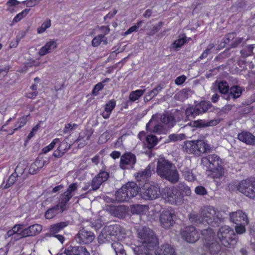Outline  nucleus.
I'll use <instances>...</instances> for the list:
<instances>
[{
    "label": "nucleus",
    "mask_w": 255,
    "mask_h": 255,
    "mask_svg": "<svg viewBox=\"0 0 255 255\" xmlns=\"http://www.w3.org/2000/svg\"><path fill=\"white\" fill-rule=\"evenodd\" d=\"M164 23L163 22H159L157 24L154 25L150 31L148 33V35L150 36H153L156 33L159 31L163 25Z\"/></svg>",
    "instance_id": "51"
},
{
    "label": "nucleus",
    "mask_w": 255,
    "mask_h": 255,
    "mask_svg": "<svg viewBox=\"0 0 255 255\" xmlns=\"http://www.w3.org/2000/svg\"><path fill=\"white\" fill-rule=\"evenodd\" d=\"M9 69V67L8 66L0 69V80H1L7 75Z\"/></svg>",
    "instance_id": "59"
},
{
    "label": "nucleus",
    "mask_w": 255,
    "mask_h": 255,
    "mask_svg": "<svg viewBox=\"0 0 255 255\" xmlns=\"http://www.w3.org/2000/svg\"><path fill=\"white\" fill-rule=\"evenodd\" d=\"M64 253L66 255H90L87 249L82 246H69L65 249Z\"/></svg>",
    "instance_id": "22"
},
{
    "label": "nucleus",
    "mask_w": 255,
    "mask_h": 255,
    "mask_svg": "<svg viewBox=\"0 0 255 255\" xmlns=\"http://www.w3.org/2000/svg\"><path fill=\"white\" fill-rule=\"evenodd\" d=\"M242 90L241 87L235 86L232 87L230 90V96L233 99H236L239 97L242 94Z\"/></svg>",
    "instance_id": "44"
},
{
    "label": "nucleus",
    "mask_w": 255,
    "mask_h": 255,
    "mask_svg": "<svg viewBox=\"0 0 255 255\" xmlns=\"http://www.w3.org/2000/svg\"><path fill=\"white\" fill-rule=\"evenodd\" d=\"M195 192L197 195L204 196L208 194L206 189L202 186H198L195 188Z\"/></svg>",
    "instance_id": "53"
},
{
    "label": "nucleus",
    "mask_w": 255,
    "mask_h": 255,
    "mask_svg": "<svg viewBox=\"0 0 255 255\" xmlns=\"http://www.w3.org/2000/svg\"><path fill=\"white\" fill-rule=\"evenodd\" d=\"M180 170L185 180L189 182H193L196 180V177L193 173L192 169L187 167H183Z\"/></svg>",
    "instance_id": "29"
},
{
    "label": "nucleus",
    "mask_w": 255,
    "mask_h": 255,
    "mask_svg": "<svg viewBox=\"0 0 255 255\" xmlns=\"http://www.w3.org/2000/svg\"><path fill=\"white\" fill-rule=\"evenodd\" d=\"M60 210V206L59 205H55L46 211L45 214V218L51 219L55 216L58 213L61 212Z\"/></svg>",
    "instance_id": "36"
},
{
    "label": "nucleus",
    "mask_w": 255,
    "mask_h": 255,
    "mask_svg": "<svg viewBox=\"0 0 255 255\" xmlns=\"http://www.w3.org/2000/svg\"><path fill=\"white\" fill-rule=\"evenodd\" d=\"M28 117L29 115H27L19 118L18 119V121L14 126L15 128L13 129V130L12 131V132L10 133V134H12L15 131L23 127L28 121Z\"/></svg>",
    "instance_id": "41"
},
{
    "label": "nucleus",
    "mask_w": 255,
    "mask_h": 255,
    "mask_svg": "<svg viewBox=\"0 0 255 255\" xmlns=\"http://www.w3.org/2000/svg\"><path fill=\"white\" fill-rule=\"evenodd\" d=\"M135 155L131 152H126L121 157L120 166L123 169H131L136 163Z\"/></svg>",
    "instance_id": "14"
},
{
    "label": "nucleus",
    "mask_w": 255,
    "mask_h": 255,
    "mask_svg": "<svg viewBox=\"0 0 255 255\" xmlns=\"http://www.w3.org/2000/svg\"><path fill=\"white\" fill-rule=\"evenodd\" d=\"M162 195L168 202L172 205H181L184 202L182 194L179 193L175 187L164 188Z\"/></svg>",
    "instance_id": "11"
},
{
    "label": "nucleus",
    "mask_w": 255,
    "mask_h": 255,
    "mask_svg": "<svg viewBox=\"0 0 255 255\" xmlns=\"http://www.w3.org/2000/svg\"><path fill=\"white\" fill-rule=\"evenodd\" d=\"M69 223V221H64L51 225L49 227L48 232L45 234V237H51L57 235L60 231L68 226Z\"/></svg>",
    "instance_id": "21"
},
{
    "label": "nucleus",
    "mask_w": 255,
    "mask_h": 255,
    "mask_svg": "<svg viewBox=\"0 0 255 255\" xmlns=\"http://www.w3.org/2000/svg\"><path fill=\"white\" fill-rule=\"evenodd\" d=\"M116 105V101L114 99L110 100L105 106V111H108V112L112 113V111L115 108Z\"/></svg>",
    "instance_id": "50"
},
{
    "label": "nucleus",
    "mask_w": 255,
    "mask_h": 255,
    "mask_svg": "<svg viewBox=\"0 0 255 255\" xmlns=\"http://www.w3.org/2000/svg\"><path fill=\"white\" fill-rule=\"evenodd\" d=\"M51 25V20L49 19L46 20V21H44L40 26L37 28V31L39 34H41L43 33L46 29L48 28Z\"/></svg>",
    "instance_id": "45"
},
{
    "label": "nucleus",
    "mask_w": 255,
    "mask_h": 255,
    "mask_svg": "<svg viewBox=\"0 0 255 255\" xmlns=\"http://www.w3.org/2000/svg\"><path fill=\"white\" fill-rule=\"evenodd\" d=\"M238 139L247 144H255V136L249 132H242L238 135Z\"/></svg>",
    "instance_id": "26"
},
{
    "label": "nucleus",
    "mask_w": 255,
    "mask_h": 255,
    "mask_svg": "<svg viewBox=\"0 0 255 255\" xmlns=\"http://www.w3.org/2000/svg\"><path fill=\"white\" fill-rule=\"evenodd\" d=\"M186 79V77L184 75L180 76L175 80V83L177 85H181L185 81Z\"/></svg>",
    "instance_id": "63"
},
{
    "label": "nucleus",
    "mask_w": 255,
    "mask_h": 255,
    "mask_svg": "<svg viewBox=\"0 0 255 255\" xmlns=\"http://www.w3.org/2000/svg\"><path fill=\"white\" fill-rule=\"evenodd\" d=\"M106 210L111 215L120 219L126 217L128 211V207L125 205L114 206L108 205Z\"/></svg>",
    "instance_id": "16"
},
{
    "label": "nucleus",
    "mask_w": 255,
    "mask_h": 255,
    "mask_svg": "<svg viewBox=\"0 0 255 255\" xmlns=\"http://www.w3.org/2000/svg\"><path fill=\"white\" fill-rule=\"evenodd\" d=\"M237 225L235 227V230L237 234H243L245 233L246 231V226L248 224H236Z\"/></svg>",
    "instance_id": "54"
},
{
    "label": "nucleus",
    "mask_w": 255,
    "mask_h": 255,
    "mask_svg": "<svg viewBox=\"0 0 255 255\" xmlns=\"http://www.w3.org/2000/svg\"><path fill=\"white\" fill-rule=\"evenodd\" d=\"M122 187L117 191L115 194L116 200L119 202L128 201L130 199L128 194Z\"/></svg>",
    "instance_id": "34"
},
{
    "label": "nucleus",
    "mask_w": 255,
    "mask_h": 255,
    "mask_svg": "<svg viewBox=\"0 0 255 255\" xmlns=\"http://www.w3.org/2000/svg\"><path fill=\"white\" fill-rule=\"evenodd\" d=\"M155 255H176L174 249L169 244H163L155 251Z\"/></svg>",
    "instance_id": "24"
},
{
    "label": "nucleus",
    "mask_w": 255,
    "mask_h": 255,
    "mask_svg": "<svg viewBox=\"0 0 255 255\" xmlns=\"http://www.w3.org/2000/svg\"><path fill=\"white\" fill-rule=\"evenodd\" d=\"M124 190L128 194L129 199L139 194V190L136 183L134 182H129L127 183L122 187Z\"/></svg>",
    "instance_id": "23"
},
{
    "label": "nucleus",
    "mask_w": 255,
    "mask_h": 255,
    "mask_svg": "<svg viewBox=\"0 0 255 255\" xmlns=\"http://www.w3.org/2000/svg\"><path fill=\"white\" fill-rule=\"evenodd\" d=\"M223 162L222 159L218 156L216 161L214 162V164H209L208 166V169L206 170L209 172L208 175H211L212 177L214 179L216 186L218 187L221 185L222 181L221 178L223 176Z\"/></svg>",
    "instance_id": "9"
},
{
    "label": "nucleus",
    "mask_w": 255,
    "mask_h": 255,
    "mask_svg": "<svg viewBox=\"0 0 255 255\" xmlns=\"http://www.w3.org/2000/svg\"><path fill=\"white\" fill-rule=\"evenodd\" d=\"M156 172L162 178L165 179L172 184H175L179 181V175L176 166L171 161L164 158L158 159Z\"/></svg>",
    "instance_id": "2"
},
{
    "label": "nucleus",
    "mask_w": 255,
    "mask_h": 255,
    "mask_svg": "<svg viewBox=\"0 0 255 255\" xmlns=\"http://www.w3.org/2000/svg\"><path fill=\"white\" fill-rule=\"evenodd\" d=\"M44 46L51 52L57 47V43L53 40H50L46 42Z\"/></svg>",
    "instance_id": "55"
},
{
    "label": "nucleus",
    "mask_w": 255,
    "mask_h": 255,
    "mask_svg": "<svg viewBox=\"0 0 255 255\" xmlns=\"http://www.w3.org/2000/svg\"><path fill=\"white\" fill-rule=\"evenodd\" d=\"M182 148L184 151L188 153H193L196 156L210 152V145L203 140H186L183 142Z\"/></svg>",
    "instance_id": "4"
},
{
    "label": "nucleus",
    "mask_w": 255,
    "mask_h": 255,
    "mask_svg": "<svg viewBox=\"0 0 255 255\" xmlns=\"http://www.w3.org/2000/svg\"><path fill=\"white\" fill-rule=\"evenodd\" d=\"M161 193L158 184L145 183L140 188L139 196L145 200H153L159 198Z\"/></svg>",
    "instance_id": "7"
},
{
    "label": "nucleus",
    "mask_w": 255,
    "mask_h": 255,
    "mask_svg": "<svg viewBox=\"0 0 255 255\" xmlns=\"http://www.w3.org/2000/svg\"><path fill=\"white\" fill-rule=\"evenodd\" d=\"M186 137V135L184 133L171 134L168 136V138L166 140V143H168L170 141H176L178 140H181L184 139Z\"/></svg>",
    "instance_id": "39"
},
{
    "label": "nucleus",
    "mask_w": 255,
    "mask_h": 255,
    "mask_svg": "<svg viewBox=\"0 0 255 255\" xmlns=\"http://www.w3.org/2000/svg\"><path fill=\"white\" fill-rule=\"evenodd\" d=\"M186 36L183 35L181 37L176 39L172 44V47L173 49L181 48L186 42Z\"/></svg>",
    "instance_id": "43"
},
{
    "label": "nucleus",
    "mask_w": 255,
    "mask_h": 255,
    "mask_svg": "<svg viewBox=\"0 0 255 255\" xmlns=\"http://www.w3.org/2000/svg\"><path fill=\"white\" fill-rule=\"evenodd\" d=\"M188 218L191 223L195 225L204 223L203 217L201 214L192 213L188 215Z\"/></svg>",
    "instance_id": "35"
},
{
    "label": "nucleus",
    "mask_w": 255,
    "mask_h": 255,
    "mask_svg": "<svg viewBox=\"0 0 255 255\" xmlns=\"http://www.w3.org/2000/svg\"><path fill=\"white\" fill-rule=\"evenodd\" d=\"M111 246L116 254L119 252V251L123 250V248H124L123 245L120 242L116 241L112 243Z\"/></svg>",
    "instance_id": "56"
},
{
    "label": "nucleus",
    "mask_w": 255,
    "mask_h": 255,
    "mask_svg": "<svg viewBox=\"0 0 255 255\" xmlns=\"http://www.w3.org/2000/svg\"><path fill=\"white\" fill-rule=\"evenodd\" d=\"M122 229V227L117 224L105 226L98 237V242L103 244L114 241L121 232Z\"/></svg>",
    "instance_id": "5"
},
{
    "label": "nucleus",
    "mask_w": 255,
    "mask_h": 255,
    "mask_svg": "<svg viewBox=\"0 0 255 255\" xmlns=\"http://www.w3.org/2000/svg\"><path fill=\"white\" fill-rule=\"evenodd\" d=\"M201 233L205 241V244H209L210 242L214 241L216 240L215 233L209 227L201 230Z\"/></svg>",
    "instance_id": "30"
},
{
    "label": "nucleus",
    "mask_w": 255,
    "mask_h": 255,
    "mask_svg": "<svg viewBox=\"0 0 255 255\" xmlns=\"http://www.w3.org/2000/svg\"><path fill=\"white\" fill-rule=\"evenodd\" d=\"M40 1L39 0H28L23 1L25 3L27 7H31L35 6L39 3Z\"/></svg>",
    "instance_id": "61"
},
{
    "label": "nucleus",
    "mask_w": 255,
    "mask_h": 255,
    "mask_svg": "<svg viewBox=\"0 0 255 255\" xmlns=\"http://www.w3.org/2000/svg\"><path fill=\"white\" fill-rule=\"evenodd\" d=\"M212 90L214 92L219 91L221 94H223V80H217L213 84Z\"/></svg>",
    "instance_id": "42"
},
{
    "label": "nucleus",
    "mask_w": 255,
    "mask_h": 255,
    "mask_svg": "<svg viewBox=\"0 0 255 255\" xmlns=\"http://www.w3.org/2000/svg\"><path fill=\"white\" fill-rule=\"evenodd\" d=\"M70 147L71 145L69 144L67 142L63 141L58 148L65 153Z\"/></svg>",
    "instance_id": "57"
},
{
    "label": "nucleus",
    "mask_w": 255,
    "mask_h": 255,
    "mask_svg": "<svg viewBox=\"0 0 255 255\" xmlns=\"http://www.w3.org/2000/svg\"><path fill=\"white\" fill-rule=\"evenodd\" d=\"M59 141L60 140L59 138L54 139L48 145L45 146L42 149L43 153L45 154L49 152L50 150H52L55 146V144Z\"/></svg>",
    "instance_id": "48"
},
{
    "label": "nucleus",
    "mask_w": 255,
    "mask_h": 255,
    "mask_svg": "<svg viewBox=\"0 0 255 255\" xmlns=\"http://www.w3.org/2000/svg\"><path fill=\"white\" fill-rule=\"evenodd\" d=\"M182 116L180 112H177L174 115L173 114H155L152 116L151 119L146 125V129L151 132L157 134L166 133V129L163 125L158 123L159 120L169 128H172L176 122L180 120Z\"/></svg>",
    "instance_id": "1"
},
{
    "label": "nucleus",
    "mask_w": 255,
    "mask_h": 255,
    "mask_svg": "<svg viewBox=\"0 0 255 255\" xmlns=\"http://www.w3.org/2000/svg\"><path fill=\"white\" fill-rule=\"evenodd\" d=\"M40 169L37 167L34 163H32L29 169V173L30 174H35L40 171Z\"/></svg>",
    "instance_id": "60"
},
{
    "label": "nucleus",
    "mask_w": 255,
    "mask_h": 255,
    "mask_svg": "<svg viewBox=\"0 0 255 255\" xmlns=\"http://www.w3.org/2000/svg\"><path fill=\"white\" fill-rule=\"evenodd\" d=\"M204 222L213 227H219L222 222L221 215L212 206L204 207L201 210Z\"/></svg>",
    "instance_id": "8"
},
{
    "label": "nucleus",
    "mask_w": 255,
    "mask_h": 255,
    "mask_svg": "<svg viewBox=\"0 0 255 255\" xmlns=\"http://www.w3.org/2000/svg\"><path fill=\"white\" fill-rule=\"evenodd\" d=\"M237 236L233 229L229 226H224V247L232 248L237 242Z\"/></svg>",
    "instance_id": "15"
},
{
    "label": "nucleus",
    "mask_w": 255,
    "mask_h": 255,
    "mask_svg": "<svg viewBox=\"0 0 255 255\" xmlns=\"http://www.w3.org/2000/svg\"><path fill=\"white\" fill-rule=\"evenodd\" d=\"M145 91V89L136 90L135 91H131L129 95V100H130V102H133L139 99L143 95Z\"/></svg>",
    "instance_id": "38"
},
{
    "label": "nucleus",
    "mask_w": 255,
    "mask_h": 255,
    "mask_svg": "<svg viewBox=\"0 0 255 255\" xmlns=\"http://www.w3.org/2000/svg\"><path fill=\"white\" fill-rule=\"evenodd\" d=\"M104 87V85L102 83H99L97 84L92 91V93L94 95H97L99 91L102 90Z\"/></svg>",
    "instance_id": "62"
},
{
    "label": "nucleus",
    "mask_w": 255,
    "mask_h": 255,
    "mask_svg": "<svg viewBox=\"0 0 255 255\" xmlns=\"http://www.w3.org/2000/svg\"><path fill=\"white\" fill-rule=\"evenodd\" d=\"M180 93L184 98H188L189 96L191 95L192 91L189 88H185L181 90Z\"/></svg>",
    "instance_id": "64"
},
{
    "label": "nucleus",
    "mask_w": 255,
    "mask_h": 255,
    "mask_svg": "<svg viewBox=\"0 0 255 255\" xmlns=\"http://www.w3.org/2000/svg\"><path fill=\"white\" fill-rule=\"evenodd\" d=\"M155 248H147L144 246H134L132 247V249L135 254V255H151V251L154 249Z\"/></svg>",
    "instance_id": "28"
},
{
    "label": "nucleus",
    "mask_w": 255,
    "mask_h": 255,
    "mask_svg": "<svg viewBox=\"0 0 255 255\" xmlns=\"http://www.w3.org/2000/svg\"><path fill=\"white\" fill-rule=\"evenodd\" d=\"M212 107V105L210 101H202L195 106L187 108L185 114L188 118H194L197 115L208 112Z\"/></svg>",
    "instance_id": "10"
},
{
    "label": "nucleus",
    "mask_w": 255,
    "mask_h": 255,
    "mask_svg": "<svg viewBox=\"0 0 255 255\" xmlns=\"http://www.w3.org/2000/svg\"><path fill=\"white\" fill-rule=\"evenodd\" d=\"M105 38V35L103 34H99L93 38L92 41V45L93 47H97L101 44L103 38Z\"/></svg>",
    "instance_id": "49"
},
{
    "label": "nucleus",
    "mask_w": 255,
    "mask_h": 255,
    "mask_svg": "<svg viewBox=\"0 0 255 255\" xmlns=\"http://www.w3.org/2000/svg\"><path fill=\"white\" fill-rule=\"evenodd\" d=\"M181 236L187 242L193 243L199 238V234L193 226L186 227L181 232Z\"/></svg>",
    "instance_id": "13"
},
{
    "label": "nucleus",
    "mask_w": 255,
    "mask_h": 255,
    "mask_svg": "<svg viewBox=\"0 0 255 255\" xmlns=\"http://www.w3.org/2000/svg\"><path fill=\"white\" fill-rule=\"evenodd\" d=\"M73 196V194L69 193V192L65 191L60 195L59 205L60 206V212H63L65 210L66 204Z\"/></svg>",
    "instance_id": "32"
},
{
    "label": "nucleus",
    "mask_w": 255,
    "mask_h": 255,
    "mask_svg": "<svg viewBox=\"0 0 255 255\" xmlns=\"http://www.w3.org/2000/svg\"><path fill=\"white\" fill-rule=\"evenodd\" d=\"M155 165L153 163L149 164L143 170L139 171L136 176L137 181H143L148 179L155 172Z\"/></svg>",
    "instance_id": "20"
},
{
    "label": "nucleus",
    "mask_w": 255,
    "mask_h": 255,
    "mask_svg": "<svg viewBox=\"0 0 255 255\" xmlns=\"http://www.w3.org/2000/svg\"><path fill=\"white\" fill-rule=\"evenodd\" d=\"M138 241L147 248H155L158 244V240L153 231L147 227L144 226L137 230Z\"/></svg>",
    "instance_id": "3"
},
{
    "label": "nucleus",
    "mask_w": 255,
    "mask_h": 255,
    "mask_svg": "<svg viewBox=\"0 0 255 255\" xmlns=\"http://www.w3.org/2000/svg\"><path fill=\"white\" fill-rule=\"evenodd\" d=\"M174 187L179 193L182 194L183 198H184V196H190L191 194L190 188L184 182L179 183Z\"/></svg>",
    "instance_id": "31"
},
{
    "label": "nucleus",
    "mask_w": 255,
    "mask_h": 255,
    "mask_svg": "<svg viewBox=\"0 0 255 255\" xmlns=\"http://www.w3.org/2000/svg\"><path fill=\"white\" fill-rule=\"evenodd\" d=\"M217 156L218 155L215 154H209L206 157L202 158L201 163L204 166H206L207 169H208V166H209V164H214V162L216 161Z\"/></svg>",
    "instance_id": "37"
},
{
    "label": "nucleus",
    "mask_w": 255,
    "mask_h": 255,
    "mask_svg": "<svg viewBox=\"0 0 255 255\" xmlns=\"http://www.w3.org/2000/svg\"><path fill=\"white\" fill-rule=\"evenodd\" d=\"M146 141L147 144V147L149 149L152 148L157 143V137L153 134L148 135L146 137Z\"/></svg>",
    "instance_id": "40"
},
{
    "label": "nucleus",
    "mask_w": 255,
    "mask_h": 255,
    "mask_svg": "<svg viewBox=\"0 0 255 255\" xmlns=\"http://www.w3.org/2000/svg\"><path fill=\"white\" fill-rule=\"evenodd\" d=\"M76 236L79 239V242L84 244L91 243L95 238V236L93 232L88 231L84 228L79 231Z\"/></svg>",
    "instance_id": "19"
},
{
    "label": "nucleus",
    "mask_w": 255,
    "mask_h": 255,
    "mask_svg": "<svg viewBox=\"0 0 255 255\" xmlns=\"http://www.w3.org/2000/svg\"><path fill=\"white\" fill-rule=\"evenodd\" d=\"M19 177L18 174H16V172H13L7 179L6 184L4 186V188L6 189L12 185L15 182L16 178Z\"/></svg>",
    "instance_id": "46"
},
{
    "label": "nucleus",
    "mask_w": 255,
    "mask_h": 255,
    "mask_svg": "<svg viewBox=\"0 0 255 255\" xmlns=\"http://www.w3.org/2000/svg\"><path fill=\"white\" fill-rule=\"evenodd\" d=\"M229 216L231 222L235 224H248L249 223L247 214L241 210L230 213Z\"/></svg>",
    "instance_id": "18"
},
{
    "label": "nucleus",
    "mask_w": 255,
    "mask_h": 255,
    "mask_svg": "<svg viewBox=\"0 0 255 255\" xmlns=\"http://www.w3.org/2000/svg\"><path fill=\"white\" fill-rule=\"evenodd\" d=\"M29 11L30 9L26 8L24 9L21 12L16 15V16L14 17L12 22H17L18 21H20L22 18L25 16L27 14H28Z\"/></svg>",
    "instance_id": "47"
},
{
    "label": "nucleus",
    "mask_w": 255,
    "mask_h": 255,
    "mask_svg": "<svg viewBox=\"0 0 255 255\" xmlns=\"http://www.w3.org/2000/svg\"><path fill=\"white\" fill-rule=\"evenodd\" d=\"M40 128V126L39 124H37L34 127H33L31 131L30 132V133L28 134L27 136V139H31L35 134V133L37 131V130L39 129Z\"/></svg>",
    "instance_id": "58"
},
{
    "label": "nucleus",
    "mask_w": 255,
    "mask_h": 255,
    "mask_svg": "<svg viewBox=\"0 0 255 255\" xmlns=\"http://www.w3.org/2000/svg\"><path fill=\"white\" fill-rule=\"evenodd\" d=\"M205 245L211 254H217L221 251V246L216 240L210 242L209 244H205Z\"/></svg>",
    "instance_id": "33"
},
{
    "label": "nucleus",
    "mask_w": 255,
    "mask_h": 255,
    "mask_svg": "<svg viewBox=\"0 0 255 255\" xmlns=\"http://www.w3.org/2000/svg\"><path fill=\"white\" fill-rule=\"evenodd\" d=\"M42 230V227L40 225L36 224L30 226L23 230V236H33L38 235Z\"/></svg>",
    "instance_id": "25"
},
{
    "label": "nucleus",
    "mask_w": 255,
    "mask_h": 255,
    "mask_svg": "<svg viewBox=\"0 0 255 255\" xmlns=\"http://www.w3.org/2000/svg\"><path fill=\"white\" fill-rule=\"evenodd\" d=\"M78 127V125L76 124H67L65 125V127L63 130V132L64 133H69L72 130H74L75 128Z\"/></svg>",
    "instance_id": "52"
},
{
    "label": "nucleus",
    "mask_w": 255,
    "mask_h": 255,
    "mask_svg": "<svg viewBox=\"0 0 255 255\" xmlns=\"http://www.w3.org/2000/svg\"><path fill=\"white\" fill-rule=\"evenodd\" d=\"M228 187L233 190L237 188L238 190L246 196L255 200V178L243 180L236 185L234 188L232 187V185H230Z\"/></svg>",
    "instance_id": "6"
},
{
    "label": "nucleus",
    "mask_w": 255,
    "mask_h": 255,
    "mask_svg": "<svg viewBox=\"0 0 255 255\" xmlns=\"http://www.w3.org/2000/svg\"><path fill=\"white\" fill-rule=\"evenodd\" d=\"M176 215L171 209H167L161 213L159 221L161 225L165 229H169L175 223Z\"/></svg>",
    "instance_id": "12"
},
{
    "label": "nucleus",
    "mask_w": 255,
    "mask_h": 255,
    "mask_svg": "<svg viewBox=\"0 0 255 255\" xmlns=\"http://www.w3.org/2000/svg\"><path fill=\"white\" fill-rule=\"evenodd\" d=\"M109 177V174L106 171H101L91 181V188L88 192L96 191L99 189L103 183L106 181Z\"/></svg>",
    "instance_id": "17"
},
{
    "label": "nucleus",
    "mask_w": 255,
    "mask_h": 255,
    "mask_svg": "<svg viewBox=\"0 0 255 255\" xmlns=\"http://www.w3.org/2000/svg\"><path fill=\"white\" fill-rule=\"evenodd\" d=\"M219 123L217 120H211L209 122H206L205 120H199L194 121L191 123V125L195 128H206L208 127L216 126Z\"/></svg>",
    "instance_id": "27"
}]
</instances>
